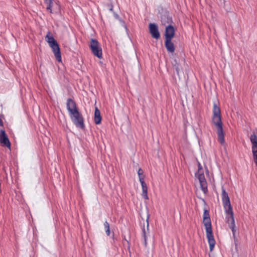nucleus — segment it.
I'll list each match as a JSON object with an SVG mask.
<instances>
[{
    "label": "nucleus",
    "instance_id": "nucleus-8",
    "mask_svg": "<svg viewBox=\"0 0 257 257\" xmlns=\"http://www.w3.org/2000/svg\"><path fill=\"white\" fill-rule=\"evenodd\" d=\"M0 143L3 146L10 149L11 143L5 131L2 130L0 131Z\"/></svg>",
    "mask_w": 257,
    "mask_h": 257
},
{
    "label": "nucleus",
    "instance_id": "nucleus-17",
    "mask_svg": "<svg viewBox=\"0 0 257 257\" xmlns=\"http://www.w3.org/2000/svg\"><path fill=\"white\" fill-rule=\"evenodd\" d=\"M138 176L139 177V180L140 181L141 178H143V180H144V176L143 175V171L141 169H139L138 171Z\"/></svg>",
    "mask_w": 257,
    "mask_h": 257
},
{
    "label": "nucleus",
    "instance_id": "nucleus-18",
    "mask_svg": "<svg viewBox=\"0 0 257 257\" xmlns=\"http://www.w3.org/2000/svg\"><path fill=\"white\" fill-rule=\"evenodd\" d=\"M142 196L143 198L146 200L148 199V196L147 194V191H142Z\"/></svg>",
    "mask_w": 257,
    "mask_h": 257
},
{
    "label": "nucleus",
    "instance_id": "nucleus-5",
    "mask_svg": "<svg viewBox=\"0 0 257 257\" xmlns=\"http://www.w3.org/2000/svg\"><path fill=\"white\" fill-rule=\"evenodd\" d=\"M45 40L49 44V46L52 49L53 52L54 53L57 60L59 62H61V55L59 45L50 32H48L47 33L45 37Z\"/></svg>",
    "mask_w": 257,
    "mask_h": 257
},
{
    "label": "nucleus",
    "instance_id": "nucleus-15",
    "mask_svg": "<svg viewBox=\"0 0 257 257\" xmlns=\"http://www.w3.org/2000/svg\"><path fill=\"white\" fill-rule=\"evenodd\" d=\"M104 228L105 229V232L107 235H109L110 234V229H109V223L105 221L104 223Z\"/></svg>",
    "mask_w": 257,
    "mask_h": 257
},
{
    "label": "nucleus",
    "instance_id": "nucleus-9",
    "mask_svg": "<svg viewBox=\"0 0 257 257\" xmlns=\"http://www.w3.org/2000/svg\"><path fill=\"white\" fill-rule=\"evenodd\" d=\"M149 28L150 32L154 38L158 39L160 37V33L157 25L154 23H151L149 24Z\"/></svg>",
    "mask_w": 257,
    "mask_h": 257
},
{
    "label": "nucleus",
    "instance_id": "nucleus-22",
    "mask_svg": "<svg viewBox=\"0 0 257 257\" xmlns=\"http://www.w3.org/2000/svg\"><path fill=\"white\" fill-rule=\"evenodd\" d=\"M147 221V227H149V222H148V220Z\"/></svg>",
    "mask_w": 257,
    "mask_h": 257
},
{
    "label": "nucleus",
    "instance_id": "nucleus-20",
    "mask_svg": "<svg viewBox=\"0 0 257 257\" xmlns=\"http://www.w3.org/2000/svg\"><path fill=\"white\" fill-rule=\"evenodd\" d=\"M52 3V0H45V3Z\"/></svg>",
    "mask_w": 257,
    "mask_h": 257
},
{
    "label": "nucleus",
    "instance_id": "nucleus-2",
    "mask_svg": "<svg viewBox=\"0 0 257 257\" xmlns=\"http://www.w3.org/2000/svg\"><path fill=\"white\" fill-rule=\"evenodd\" d=\"M67 108L73 123L77 127L83 129L84 127L83 116L79 112L75 102L71 99H69L67 100Z\"/></svg>",
    "mask_w": 257,
    "mask_h": 257
},
{
    "label": "nucleus",
    "instance_id": "nucleus-7",
    "mask_svg": "<svg viewBox=\"0 0 257 257\" xmlns=\"http://www.w3.org/2000/svg\"><path fill=\"white\" fill-rule=\"evenodd\" d=\"M90 48L92 53L98 58H102V49L98 42L93 39L90 40Z\"/></svg>",
    "mask_w": 257,
    "mask_h": 257
},
{
    "label": "nucleus",
    "instance_id": "nucleus-21",
    "mask_svg": "<svg viewBox=\"0 0 257 257\" xmlns=\"http://www.w3.org/2000/svg\"><path fill=\"white\" fill-rule=\"evenodd\" d=\"M176 71H177V73H179V70H178V68L177 67L176 68Z\"/></svg>",
    "mask_w": 257,
    "mask_h": 257
},
{
    "label": "nucleus",
    "instance_id": "nucleus-6",
    "mask_svg": "<svg viewBox=\"0 0 257 257\" xmlns=\"http://www.w3.org/2000/svg\"><path fill=\"white\" fill-rule=\"evenodd\" d=\"M196 178L198 180L200 187L204 193L207 192V182L204 175V172L201 167L199 166L198 172L195 174Z\"/></svg>",
    "mask_w": 257,
    "mask_h": 257
},
{
    "label": "nucleus",
    "instance_id": "nucleus-14",
    "mask_svg": "<svg viewBox=\"0 0 257 257\" xmlns=\"http://www.w3.org/2000/svg\"><path fill=\"white\" fill-rule=\"evenodd\" d=\"M253 161L257 166V148L251 149Z\"/></svg>",
    "mask_w": 257,
    "mask_h": 257
},
{
    "label": "nucleus",
    "instance_id": "nucleus-12",
    "mask_svg": "<svg viewBox=\"0 0 257 257\" xmlns=\"http://www.w3.org/2000/svg\"><path fill=\"white\" fill-rule=\"evenodd\" d=\"M166 48L167 51L170 53H173L175 51V47L171 40H165V42Z\"/></svg>",
    "mask_w": 257,
    "mask_h": 257
},
{
    "label": "nucleus",
    "instance_id": "nucleus-10",
    "mask_svg": "<svg viewBox=\"0 0 257 257\" xmlns=\"http://www.w3.org/2000/svg\"><path fill=\"white\" fill-rule=\"evenodd\" d=\"M175 35V29L171 26L169 25L166 27L165 37V40H172Z\"/></svg>",
    "mask_w": 257,
    "mask_h": 257
},
{
    "label": "nucleus",
    "instance_id": "nucleus-16",
    "mask_svg": "<svg viewBox=\"0 0 257 257\" xmlns=\"http://www.w3.org/2000/svg\"><path fill=\"white\" fill-rule=\"evenodd\" d=\"M140 181L142 185V191H147V186L146 184L145 183L144 180H143V178H141Z\"/></svg>",
    "mask_w": 257,
    "mask_h": 257
},
{
    "label": "nucleus",
    "instance_id": "nucleus-3",
    "mask_svg": "<svg viewBox=\"0 0 257 257\" xmlns=\"http://www.w3.org/2000/svg\"><path fill=\"white\" fill-rule=\"evenodd\" d=\"M203 218V223L205 226L206 237L209 245L210 251H211L213 250L214 247L215 246V240L214 239L212 233L211 223L209 216V214L208 211L206 209H205L204 210Z\"/></svg>",
    "mask_w": 257,
    "mask_h": 257
},
{
    "label": "nucleus",
    "instance_id": "nucleus-4",
    "mask_svg": "<svg viewBox=\"0 0 257 257\" xmlns=\"http://www.w3.org/2000/svg\"><path fill=\"white\" fill-rule=\"evenodd\" d=\"M221 198L225 212L226 214L229 215V216L227 217V221L230 222L231 224L230 226L232 231H233L235 227V223L232 208L231 206L228 194L223 187L222 188Z\"/></svg>",
    "mask_w": 257,
    "mask_h": 257
},
{
    "label": "nucleus",
    "instance_id": "nucleus-1",
    "mask_svg": "<svg viewBox=\"0 0 257 257\" xmlns=\"http://www.w3.org/2000/svg\"><path fill=\"white\" fill-rule=\"evenodd\" d=\"M212 112V122L216 130L218 140L221 144L224 145L225 143L224 133L223 130L221 111L219 107L216 103L213 104Z\"/></svg>",
    "mask_w": 257,
    "mask_h": 257
},
{
    "label": "nucleus",
    "instance_id": "nucleus-19",
    "mask_svg": "<svg viewBox=\"0 0 257 257\" xmlns=\"http://www.w3.org/2000/svg\"><path fill=\"white\" fill-rule=\"evenodd\" d=\"M47 5V7L46 8L47 10L49 11L50 13L52 12L51 8H52V3H46Z\"/></svg>",
    "mask_w": 257,
    "mask_h": 257
},
{
    "label": "nucleus",
    "instance_id": "nucleus-11",
    "mask_svg": "<svg viewBox=\"0 0 257 257\" xmlns=\"http://www.w3.org/2000/svg\"><path fill=\"white\" fill-rule=\"evenodd\" d=\"M251 149L257 148V130L252 132L249 137Z\"/></svg>",
    "mask_w": 257,
    "mask_h": 257
},
{
    "label": "nucleus",
    "instance_id": "nucleus-13",
    "mask_svg": "<svg viewBox=\"0 0 257 257\" xmlns=\"http://www.w3.org/2000/svg\"><path fill=\"white\" fill-rule=\"evenodd\" d=\"M94 120L96 124H100L101 121L100 112L97 107L95 108Z\"/></svg>",
    "mask_w": 257,
    "mask_h": 257
}]
</instances>
